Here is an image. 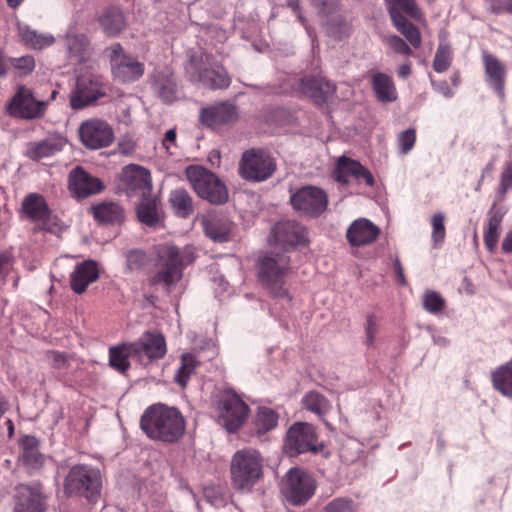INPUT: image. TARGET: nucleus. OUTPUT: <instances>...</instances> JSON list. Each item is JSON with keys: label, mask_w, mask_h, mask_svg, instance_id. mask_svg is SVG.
<instances>
[{"label": "nucleus", "mask_w": 512, "mask_h": 512, "mask_svg": "<svg viewBox=\"0 0 512 512\" xmlns=\"http://www.w3.org/2000/svg\"><path fill=\"white\" fill-rule=\"evenodd\" d=\"M155 251L156 272L149 278V284L163 286L170 292L182 278L184 267L195 260V249L191 246L180 249L173 244L165 243L156 246Z\"/></svg>", "instance_id": "f257e3e1"}, {"label": "nucleus", "mask_w": 512, "mask_h": 512, "mask_svg": "<svg viewBox=\"0 0 512 512\" xmlns=\"http://www.w3.org/2000/svg\"><path fill=\"white\" fill-rule=\"evenodd\" d=\"M141 429L152 440L173 443L185 432V421L178 409L164 404L148 407L140 420Z\"/></svg>", "instance_id": "f03ea898"}, {"label": "nucleus", "mask_w": 512, "mask_h": 512, "mask_svg": "<svg viewBox=\"0 0 512 512\" xmlns=\"http://www.w3.org/2000/svg\"><path fill=\"white\" fill-rule=\"evenodd\" d=\"M230 473L236 490L251 491L263 475V458L260 452L253 448L235 452L231 459Z\"/></svg>", "instance_id": "7ed1b4c3"}, {"label": "nucleus", "mask_w": 512, "mask_h": 512, "mask_svg": "<svg viewBox=\"0 0 512 512\" xmlns=\"http://www.w3.org/2000/svg\"><path fill=\"white\" fill-rule=\"evenodd\" d=\"M189 80L209 89H224L230 85L227 72L209 55L191 56L186 66Z\"/></svg>", "instance_id": "20e7f679"}, {"label": "nucleus", "mask_w": 512, "mask_h": 512, "mask_svg": "<svg viewBox=\"0 0 512 512\" xmlns=\"http://www.w3.org/2000/svg\"><path fill=\"white\" fill-rule=\"evenodd\" d=\"M186 177L199 197L212 204H223L228 199L225 185L211 171L201 166H189Z\"/></svg>", "instance_id": "39448f33"}, {"label": "nucleus", "mask_w": 512, "mask_h": 512, "mask_svg": "<svg viewBox=\"0 0 512 512\" xmlns=\"http://www.w3.org/2000/svg\"><path fill=\"white\" fill-rule=\"evenodd\" d=\"M290 259L285 254L265 256L259 263V278L262 284L270 290L274 297H291L284 287V277L289 270Z\"/></svg>", "instance_id": "423d86ee"}, {"label": "nucleus", "mask_w": 512, "mask_h": 512, "mask_svg": "<svg viewBox=\"0 0 512 512\" xmlns=\"http://www.w3.org/2000/svg\"><path fill=\"white\" fill-rule=\"evenodd\" d=\"M64 489L68 495L84 496L95 501L101 490V475L98 469L87 465L73 466L65 478Z\"/></svg>", "instance_id": "0eeeda50"}, {"label": "nucleus", "mask_w": 512, "mask_h": 512, "mask_svg": "<svg viewBox=\"0 0 512 512\" xmlns=\"http://www.w3.org/2000/svg\"><path fill=\"white\" fill-rule=\"evenodd\" d=\"M275 170V158L262 149H249L243 152L238 168L243 179L255 183L266 181Z\"/></svg>", "instance_id": "6e6552de"}, {"label": "nucleus", "mask_w": 512, "mask_h": 512, "mask_svg": "<svg viewBox=\"0 0 512 512\" xmlns=\"http://www.w3.org/2000/svg\"><path fill=\"white\" fill-rule=\"evenodd\" d=\"M217 411L221 425L232 433L245 423L250 410L239 395L231 390H225L219 396Z\"/></svg>", "instance_id": "1a4fd4ad"}, {"label": "nucleus", "mask_w": 512, "mask_h": 512, "mask_svg": "<svg viewBox=\"0 0 512 512\" xmlns=\"http://www.w3.org/2000/svg\"><path fill=\"white\" fill-rule=\"evenodd\" d=\"M316 489L315 480L311 475L299 468L290 469L283 480L282 494L293 505L307 502Z\"/></svg>", "instance_id": "9d476101"}, {"label": "nucleus", "mask_w": 512, "mask_h": 512, "mask_svg": "<svg viewBox=\"0 0 512 512\" xmlns=\"http://www.w3.org/2000/svg\"><path fill=\"white\" fill-rule=\"evenodd\" d=\"M57 91L53 90L48 100L38 99L32 90L20 86L10 103V112L20 118L34 120L42 118L47 105L56 98Z\"/></svg>", "instance_id": "9b49d317"}, {"label": "nucleus", "mask_w": 512, "mask_h": 512, "mask_svg": "<svg viewBox=\"0 0 512 512\" xmlns=\"http://www.w3.org/2000/svg\"><path fill=\"white\" fill-rule=\"evenodd\" d=\"M290 204L298 213L317 217L322 214L328 205L326 193L315 186H303L295 191L290 189Z\"/></svg>", "instance_id": "f8f14e48"}, {"label": "nucleus", "mask_w": 512, "mask_h": 512, "mask_svg": "<svg viewBox=\"0 0 512 512\" xmlns=\"http://www.w3.org/2000/svg\"><path fill=\"white\" fill-rule=\"evenodd\" d=\"M120 191L128 197H142L151 194L153 185L150 171L137 164H129L119 174Z\"/></svg>", "instance_id": "ddd939ff"}, {"label": "nucleus", "mask_w": 512, "mask_h": 512, "mask_svg": "<svg viewBox=\"0 0 512 512\" xmlns=\"http://www.w3.org/2000/svg\"><path fill=\"white\" fill-rule=\"evenodd\" d=\"M110 60L114 77L121 82H132L139 79L144 73V65L137 59L124 53L119 43H113L105 49Z\"/></svg>", "instance_id": "4468645a"}, {"label": "nucleus", "mask_w": 512, "mask_h": 512, "mask_svg": "<svg viewBox=\"0 0 512 512\" xmlns=\"http://www.w3.org/2000/svg\"><path fill=\"white\" fill-rule=\"evenodd\" d=\"M317 435L314 427L308 423H294L287 431L284 451L290 457L311 451L317 452Z\"/></svg>", "instance_id": "2eb2a0df"}, {"label": "nucleus", "mask_w": 512, "mask_h": 512, "mask_svg": "<svg viewBox=\"0 0 512 512\" xmlns=\"http://www.w3.org/2000/svg\"><path fill=\"white\" fill-rule=\"evenodd\" d=\"M271 245L279 246L285 250L307 245L309 242L307 229L294 220H283L276 223L270 233Z\"/></svg>", "instance_id": "dca6fc26"}, {"label": "nucleus", "mask_w": 512, "mask_h": 512, "mask_svg": "<svg viewBox=\"0 0 512 512\" xmlns=\"http://www.w3.org/2000/svg\"><path fill=\"white\" fill-rule=\"evenodd\" d=\"M81 143L90 150L108 147L114 141L112 127L102 119L83 121L78 128Z\"/></svg>", "instance_id": "f3484780"}, {"label": "nucleus", "mask_w": 512, "mask_h": 512, "mask_svg": "<svg viewBox=\"0 0 512 512\" xmlns=\"http://www.w3.org/2000/svg\"><path fill=\"white\" fill-rule=\"evenodd\" d=\"M130 349L140 362L161 359L166 354V342L161 334L145 332L136 342H131Z\"/></svg>", "instance_id": "a211bd4d"}, {"label": "nucleus", "mask_w": 512, "mask_h": 512, "mask_svg": "<svg viewBox=\"0 0 512 512\" xmlns=\"http://www.w3.org/2000/svg\"><path fill=\"white\" fill-rule=\"evenodd\" d=\"M64 47L67 60L71 65L86 63L93 52L87 36L72 30H69L64 37Z\"/></svg>", "instance_id": "6ab92c4d"}, {"label": "nucleus", "mask_w": 512, "mask_h": 512, "mask_svg": "<svg viewBox=\"0 0 512 512\" xmlns=\"http://www.w3.org/2000/svg\"><path fill=\"white\" fill-rule=\"evenodd\" d=\"M104 95L105 92L97 78L81 77L77 80L76 90L71 96L70 104L73 109H82Z\"/></svg>", "instance_id": "aec40b11"}, {"label": "nucleus", "mask_w": 512, "mask_h": 512, "mask_svg": "<svg viewBox=\"0 0 512 512\" xmlns=\"http://www.w3.org/2000/svg\"><path fill=\"white\" fill-rule=\"evenodd\" d=\"M238 112L236 107L229 102H221L215 105L202 108L200 111V121L203 125L210 128H218L236 121Z\"/></svg>", "instance_id": "412c9836"}, {"label": "nucleus", "mask_w": 512, "mask_h": 512, "mask_svg": "<svg viewBox=\"0 0 512 512\" xmlns=\"http://www.w3.org/2000/svg\"><path fill=\"white\" fill-rule=\"evenodd\" d=\"M69 188L77 197L85 198L101 192L104 185L99 178L89 175L78 166L69 174Z\"/></svg>", "instance_id": "4be33fe9"}, {"label": "nucleus", "mask_w": 512, "mask_h": 512, "mask_svg": "<svg viewBox=\"0 0 512 512\" xmlns=\"http://www.w3.org/2000/svg\"><path fill=\"white\" fill-rule=\"evenodd\" d=\"M67 140L60 134H52L39 142L27 145L26 156L34 161L51 157L63 150Z\"/></svg>", "instance_id": "5701e85b"}, {"label": "nucleus", "mask_w": 512, "mask_h": 512, "mask_svg": "<svg viewBox=\"0 0 512 512\" xmlns=\"http://www.w3.org/2000/svg\"><path fill=\"white\" fill-rule=\"evenodd\" d=\"M348 175L354 176L357 180H363L368 186H373L374 178L368 169L358 161L345 156L339 158L337 167L334 170V178L343 184L348 183Z\"/></svg>", "instance_id": "b1692460"}, {"label": "nucleus", "mask_w": 512, "mask_h": 512, "mask_svg": "<svg viewBox=\"0 0 512 512\" xmlns=\"http://www.w3.org/2000/svg\"><path fill=\"white\" fill-rule=\"evenodd\" d=\"M301 92L316 103H324L335 92V86L320 76H306L300 80Z\"/></svg>", "instance_id": "393cba45"}, {"label": "nucleus", "mask_w": 512, "mask_h": 512, "mask_svg": "<svg viewBox=\"0 0 512 512\" xmlns=\"http://www.w3.org/2000/svg\"><path fill=\"white\" fill-rule=\"evenodd\" d=\"M379 233L378 226L365 218H360L348 227L346 237L351 245L363 246L375 241Z\"/></svg>", "instance_id": "a878e982"}, {"label": "nucleus", "mask_w": 512, "mask_h": 512, "mask_svg": "<svg viewBox=\"0 0 512 512\" xmlns=\"http://www.w3.org/2000/svg\"><path fill=\"white\" fill-rule=\"evenodd\" d=\"M98 277L97 263L93 260L83 261L75 266L70 275L71 288L75 293L82 294Z\"/></svg>", "instance_id": "bb28decb"}, {"label": "nucleus", "mask_w": 512, "mask_h": 512, "mask_svg": "<svg viewBox=\"0 0 512 512\" xmlns=\"http://www.w3.org/2000/svg\"><path fill=\"white\" fill-rule=\"evenodd\" d=\"M152 87L158 97L165 103L178 99V87L174 74L167 70H157L152 77Z\"/></svg>", "instance_id": "cd10ccee"}, {"label": "nucleus", "mask_w": 512, "mask_h": 512, "mask_svg": "<svg viewBox=\"0 0 512 512\" xmlns=\"http://www.w3.org/2000/svg\"><path fill=\"white\" fill-rule=\"evenodd\" d=\"M15 512H44L43 497L38 489L27 485L16 488Z\"/></svg>", "instance_id": "c85d7f7f"}, {"label": "nucleus", "mask_w": 512, "mask_h": 512, "mask_svg": "<svg viewBox=\"0 0 512 512\" xmlns=\"http://www.w3.org/2000/svg\"><path fill=\"white\" fill-rule=\"evenodd\" d=\"M483 61L488 84L502 97L506 70L503 64L493 55L484 52Z\"/></svg>", "instance_id": "c756f323"}, {"label": "nucleus", "mask_w": 512, "mask_h": 512, "mask_svg": "<svg viewBox=\"0 0 512 512\" xmlns=\"http://www.w3.org/2000/svg\"><path fill=\"white\" fill-rule=\"evenodd\" d=\"M94 218L104 224H119L124 220V209L115 202H103L91 208Z\"/></svg>", "instance_id": "7c9ffc66"}, {"label": "nucleus", "mask_w": 512, "mask_h": 512, "mask_svg": "<svg viewBox=\"0 0 512 512\" xmlns=\"http://www.w3.org/2000/svg\"><path fill=\"white\" fill-rule=\"evenodd\" d=\"M372 89L380 102L388 103L397 100V91L390 76L376 73L371 80Z\"/></svg>", "instance_id": "2f4dec72"}, {"label": "nucleus", "mask_w": 512, "mask_h": 512, "mask_svg": "<svg viewBox=\"0 0 512 512\" xmlns=\"http://www.w3.org/2000/svg\"><path fill=\"white\" fill-rule=\"evenodd\" d=\"M18 35L25 45L39 50L52 45L55 41L52 35L39 33L24 23H18Z\"/></svg>", "instance_id": "473e14b6"}, {"label": "nucleus", "mask_w": 512, "mask_h": 512, "mask_svg": "<svg viewBox=\"0 0 512 512\" xmlns=\"http://www.w3.org/2000/svg\"><path fill=\"white\" fill-rule=\"evenodd\" d=\"M100 25L108 36L118 35L126 26L123 13L117 8H110L99 17Z\"/></svg>", "instance_id": "72a5a7b5"}, {"label": "nucleus", "mask_w": 512, "mask_h": 512, "mask_svg": "<svg viewBox=\"0 0 512 512\" xmlns=\"http://www.w3.org/2000/svg\"><path fill=\"white\" fill-rule=\"evenodd\" d=\"M24 213L33 220L45 221L49 216V209L41 195L31 193L22 203Z\"/></svg>", "instance_id": "f704fd0d"}, {"label": "nucleus", "mask_w": 512, "mask_h": 512, "mask_svg": "<svg viewBox=\"0 0 512 512\" xmlns=\"http://www.w3.org/2000/svg\"><path fill=\"white\" fill-rule=\"evenodd\" d=\"M22 458L30 469H38L42 466L44 458L39 452V441L33 436H24L21 440Z\"/></svg>", "instance_id": "c9c22d12"}, {"label": "nucleus", "mask_w": 512, "mask_h": 512, "mask_svg": "<svg viewBox=\"0 0 512 512\" xmlns=\"http://www.w3.org/2000/svg\"><path fill=\"white\" fill-rule=\"evenodd\" d=\"M206 235L214 241L225 242L231 230L230 223L222 218L209 217L203 220Z\"/></svg>", "instance_id": "e433bc0d"}, {"label": "nucleus", "mask_w": 512, "mask_h": 512, "mask_svg": "<svg viewBox=\"0 0 512 512\" xmlns=\"http://www.w3.org/2000/svg\"><path fill=\"white\" fill-rule=\"evenodd\" d=\"M279 416L271 408L259 407L253 422L254 431L257 435H264L273 430L278 424Z\"/></svg>", "instance_id": "4c0bfd02"}, {"label": "nucleus", "mask_w": 512, "mask_h": 512, "mask_svg": "<svg viewBox=\"0 0 512 512\" xmlns=\"http://www.w3.org/2000/svg\"><path fill=\"white\" fill-rule=\"evenodd\" d=\"M131 343H123L109 349V364L119 372H125L130 367L129 357H134V352L130 349Z\"/></svg>", "instance_id": "58836bf2"}, {"label": "nucleus", "mask_w": 512, "mask_h": 512, "mask_svg": "<svg viewBox=\"0 0 512 512\" xmlns=\"http://www.w3.org/2000/svg\"><path fill=\"white\" fill-rule=\"evenodd\" d=\"M492 383L503 395L512 396V360L493 371Z\"/></svg>", "instance_id": "ea45409f"}, {"label": "nucleus", "mask_w": 512, "mask_h": 512, "mask_svg": "<svg viewBox=\"0 0 512 512\" xmlns=\"http://www.w3.org/2000/svg\"><path fill=\"white\" fill-rule=\"evenodd\" d=\"M141 199L137 207V216L141 223L154 226L159 221L156 198L149 196L139 197Z\"/></svg>", "instance_id": "a19ab883"}, {"label": "nucleus", "mask_w": 512, "mask_h": 512, "mask_svg": "<svg viewBox=\"0 0 512 512\" xmlns=\"http://www.w3.org/2000/svg\"><path fill=\"white\" fill-rule=\"evenodd\" d=\"M386 3L391 20L396 19V16H404L402 13L414 19L421 17V12L415 0H386Z\"/></svg>", "instance_id": "79ce46f5"}, {"label": "nucleus", "mask_w": 512, "mask_h": 512, "mask_svg": "<svg viewBox=\"0 0 512 512\" xmlns=\"http://www.w3.org/2000/svg\"><path fill=\"white\" fill-rule=\"evenodd\" d=\"M170 203L177 215L187 217L193 211L192 198L184 189H176L170 194Z\"/></svg>", "instance_id": "37998d69"}, {"label": "nucleus", "mask_w": 512, "mask_h": 512, "mask_svg": "<svg viewBox=\"0 0 512 512\" xmlns=\"http://www.w3.org/2000/svg\"><path fill=\"white\" fill-rule=\"evenodd\" d=\"M397 30L405 36L409 43L418 48L421 45L422 39L418 28L409 22L405 16H396V19L392 20Z\"/></svg>", "instance_id": "c03bdc74"}, {"label": "nucleus", "mask_w": 512, "mask_h": 512, "mask_svg": "<svg viewBox=\"0 0 512 512\" xmlns=\"http://www.w3.org/2000/svg\"><path fill=\"white\" fill-rule=\"evenodd\" d=\"M304 407L322 417L325 415L330 409L329 401L320 393L315 391H310L303 398Z\"/></svg>", "instance_id": "a18cd8bd"}, {"label": "nucleus", "mask_w": 512, "mask_h": 512, "mask_svg": "<svg viewBox=\"0 0 512 512\" xmlns=\"http://www.w3.org/2000/svg\"><path fill=\"white\" fill-rule=\"evenodd\" d=\"M196 365V359L192 354H183L181 356V365L174 376L175 382L185 387Z\"/></svg>", "instance_id": "49530a36"}, {"label": "nucleus", "mask_w": 512, "mask_h": 512, "mask_svg": "<svg viewBox=\"0 0 512 512\" xmlns=\"http://www.w3.org/2000/svg\"><path fill=\"white\" fill-rule=\"evenodd\" d=\"M502 221V216L494 213L488 220V227L484 234V243L489 251H492L498 242L499 229Z\"/></svg>", "instance_id": "de8ad7c7"}, {"label": "nucleus", "mask_w": 512, "mask_h": 512, "mask_svg": "<svg viewBox=\"0 0 512 512\" xmlns=\"http://www.w3.org/2000/svg\"><path fill=\"white\" fill-rule=\"evenodd\" d=\"M8 61L14 73L20 77L31 74L35 68V59L32 55L10 57Z\"/></svg>", "instance_id": "09e8293b"}, {"label": "nucleus", "mask_w": 512, "mask_h": 512, "mask_svg": "<svg viewBox=\"0 0 512 512\" xmlns=\"http://www.w3.org/2000/svg\"><path fill=\"white\" fill-rule=\"evenodd\" d=\"M452 60L451 48L447 44H440L436 50L435 57L433 60V68L436 72L442 73L446 71Z\"/></svg>", "instance_id": "8fccbe9b"}, {"label": "nucleus", "mask_w": 512, "mask_h": 512, "mask_svg": "<svg viewBox=\"0 0 512 512\" xmlns=\"http://www.w3.org/2000/svg\"><path fill=\"white\" fill-rule=\"evenodd\" d=\"M432 224V242L434 247H438L445 239V225H444V215L442 213H437L432 216L431 219Z\"/></svg>", "instance_id": "3c124183"}, {"label": "nucleus", "mask_w": 512, "mask_h": 512, "mask_svg": "<svg viewBox=\"0 0 512 512\" xmlns=\"http://www.w3.org/2000/svg\"><path fill=\"white\" fill-rule=\"evenodd\" d=\"M147 262L148 257L142 250H130L126 254V266L129 271L140 270Z\"/></svg>", "instance_id": "603ef678"}, {"label": "nucleus", "mask_w": 512, "mask_h": 512, "mask_svg": "<svg viewBox=\"0 0 512 512\" xmlns=\"http://www.w3.org/2000/svg\"><path fill=\"white\" fill-rule=\"evenodd\" d=\"M423 306L430 313H437L444 307V300L440 294L430 291L426 292L423 299Z\"/></svg>", "instance_id": "864d4df0"}, {"label": "nucleus", "mask_w": 512, "mask_h": 512, "mask_svg": "<svg viewBox=\"0 0 512 512\" xmlns=\"http://www.w3.org/2000/svg\"><path fill=\"white\" fill-rule=\"evenodd\" d=\"M326 25L327 33L334 38L341 39L349 31L348 24L341 17L333 18Z\"/></svg>", "instance_id": "5fc2aeb1"}, {"label": "nucleus", "mask_w": 512, "mask_h": 512, "mask_svg": "<svg viewBox=\"0 0 512 512\" xmlns=\"http://www.w3.org/2000/svg\"><path fill=\"white\" fill-rule=\"evenodd\" d=\"M416 134L414 129L403 131L398 136V143L401 153H408L414 146Z\"/></svg>", "instance_id": "6e6d98bb"}, {"label": "nucleus", "mask_w": 512, "mask_h": 512, "mask_svg": "<svg viewBox=\"0 0 512 512\" xmlns=\"http://www.w3.org/2000/svg\"><path fill=\"white\" fill-rule=\"evenodd\" d=\"M385 42L396 53L402 55H410L412 53L408 44L397 35H390L386 37Z\"/></svg>", "instance_id": "4d7b16f0"}, {"label": "nucleus", "mask_w": 512, "mask_h": 512, "mask_svg": "<svg viewBox=\"0 0 512 512\" xmlns=\"http://www.w3.org/2000/svg\"><path fill=\"white\" fill-rule=\"evenodd\" d=\"M313 7L322 16H329L336 12L338 9L337 0H310Z\"/></svg>", "instance_id": "13d9d810"}, {"label": "nucleus", "mask_w": 512, "mask_h": 512, "mask_svg": "<svg viewBox=\"0 0 512 512\" xmlns=\"http://www.w3.org/2000/svg\"><path fill=\"white\" fill-rule=\"evenodd\" d=\"M326 512H354L353 502L348 499H335L331 501L326 507Z\"/></svg>", "instance_id": "bf43d9fd"}, {"label": "nucleus", "mask_w": 512, "mask_h": 512, "mask_svg": "<svg viewBox=\"0 0 512 512\" xmlns=\"http://www.w3.org/2000/svg\"><path fill=\"white\" fill-rule=\"evenodd\" d=\"M378 331V324L373 315H369L367 317V322L365 326L366 333V342L368 345L372 346L374 344V339Z\"/></svg>", "instance_id": "052dcab7"}, {"label": "nucleus", "mask_w": 512, "mask_h": 512, "mask_svg": "<svg viewBox=\"0 0 512 512\" xmlns=\"http://www.w3.org/2000/svg\"><path fill=\"white\" fill-rule=\"evenodd\" d=\"M488 2L490 10L495 14L504 12L512 13V3H501L496 0H488Z\"/></svg>", "instance_id": "680f3d73"}, {"label": "nucleus", "mask_w": 512, "mask_h": 512, "mask_svg": "<svg viewBox=\"0 0 512 512\" xmlns=\"http://www.w3.org/2000/svg\"><path fill=\"white\" fill-rule=\"evenodd\" d=\"M13 264V258L6 252L0 253V276L6 275L11 269Z\"/></svg>", "instance_id": "e2e57ef3"}, {"label": "nucleus", "mask_w": 512, "mask_h": 512, "mask_svg": "<svg viewBox=\"0 0 512 512\" xmlns=\"http://www.w3.org/2000/svg\"><path fill=\"white\" fill-rule=\"evenodd\" d=\"M501 186L504 191L512 187V163L502 173Z\"/></svg>", "instance_id": "0e129e2a"}, {"label": "nucleus", "mask_w": 512, "mask_h": 512, "mask_svg": "<svg viewBox=\"0 0 512 512\" xmlns=\"http://www.w3.org/2000/svg\"><path fill=\"white\" fill-rule=\"evenodd\" d=\"M49 358L55 367H62L66 363V356L63 353L52 351L49 353Z\"/></svg>", "instance_id": "69168bd1"}, {"label": "nucleus", "mask_w": 512, "mask_h": 512, "mask_svg": "<svg viewBox=\"0 0 512 512\" xmlns=\"http://www.w3.org/2000/svg\"><path fill=\"white\" fill-rule=\"evenodd\" d=\"M394 268H395V273H396V276H397V281L401 284V285H406L407 284V280H406V277L404 275V269H403V266L400 262V260L398 258L395 259L394 261Z\"/></svg>", "instance_id": "338daca9"}, {"label": "nucleus", "mask_w": 512, "mask_h": 512, "mask_svg": "<svg viewBox=\"0 0 512 512\" xmlns=\"http://www.w3.org/2000/svg\"><path fill=\"white\" fill-rule=\"evenodd\" d=\"M435 90L443 94L445 97H451L453 95L452 90L449 88L447 82L443 81L440 83L432 82Z\"/></svg>", "instance_id": "774afa93"}]
</instances>
